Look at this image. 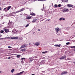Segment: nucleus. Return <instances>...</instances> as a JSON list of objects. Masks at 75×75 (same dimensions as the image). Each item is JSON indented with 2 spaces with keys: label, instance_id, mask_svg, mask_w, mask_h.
Segmentation results:
<instances>
[{
  "label": "nucleus",
  "instance_id": "1",
  "mask_svg": "<svg viewBox=\"0 0 75 75\" xmlns=\"http://www.w3.org/2000/svg\"><path fill=\"white\" fill-rule=\"evenodd\" d=\"M60 30H61V28H60L58 27H57L55 28V31L57 35H60V34H58V33L59 32V31H60Z\"/></svg>",
  "mask_w": 75,
  "mask_h": 75
},
{
  "label": "nucleus",
  "instance_id": "2",
  "mask_svg": "<svg viewBox=\"0 0 75 75\" xmlns=\"http://www.w3.org/2000/svg\"><path fill=\"white\" fill-rule=\"evenodd\" d=\"M7 28H8V27H6L4 28V31L6 33H8L9 32V29Z\"/></svg>",
  "mask_w": 75,
  "mask_h": 75
},
{
  "label": "nucleus",
  "instance_id": "3",
  "mask_svg": "<svg viewBox=\"0 0 75 75\" xmlns=\"http://www.w3.org/2000/svg\"><path fill=\"white\" fill-rule=\"evenodd\" d=\"M37 56H35L32 58H29V60L30 61V62H32L33 60L35 59V58H37Z\"/></svg>",
  "mask_w": 75,
  "mask_h": 75
},
{
  "label": "nucleus",
  "instance_id": "4",
  "mask_svg": "<svg viewBox=\"0 0 75 75\" xmlns=\"http://www.w3.org/2000/svg\"><path fill=\"white\" fill-rule=\"evenodd\" d=\"M11 38L12 40H15V39H18V37H11Z\"/></svg>",
  "mask_w": 75,
  "mask_h": 75
},
{
  "label": "nucleus",
  "instance_id": "5",
  "mask_svg": "<svg viewBox=\"0 0 75 75\" xmlns=\"http://www.w3.org/2000/svg\"><path fill=\"white\" fill-rule=\"evenodd\" d=\"M27 46V45H23L21 46V47H20L21 49H22V48H24V47H26Z\"/></svg>",
  "mask_w": 75,
  "mask_h": 75
},
{
  "label": "nucleus",
  "instance_id": "6",
  "mask_svg": "<svg viewBox=\"0 0 75 75\" xmlns=\"http://www.w3.org/2000/svg\"><path fill=\"white\" fill-rule=\"evenodd\" d=\"M68 10H69V9H67V8H65L63 10V12H64V13L65 12H68V11H68Z\"/></svg>",
  "mask_w": 75,
  "mask_h": 75
},
{
  "label": "nucleus",
  "instance_id": "7",
  "mask_svg": "<svg viewBox=\"0 0 75 75\" xmlns=\"http://www.w3.org/2000/svg\"><path fill=\"white\" fill-rule=\"evenodd\" d=\"M67 73H68L67 71H63V72H62L61 74V75H64V74H67Z\"/></svg>",
  "mask_w": 75,
  "mask_h": 75
},
{
  "label": "nucleus",
  "instance_id": "8",
  "mask_svg": "<svg viewBox=\"0 0 75 75\" xmlns=\"http://www.w3.org/2000/svg\"><path fill=\"white\" fill-rule=\"evenodd\" d=\"M66 58V56H63L60 58V59H64Z\"/></svg>",
  "mask_w": 75,
  "mask_h": 75
},
{
  "label": "nucleus",
  "instance_id": "9",
  "mask_svg": "<svg viewBox=\"0 0 75 75\" xmlns=\"http://www.w3.org/2000/svg\"><path fill=\"white\" fill-rule=\"evenodd\" d=\"M67 6L68 7H73V5L70 4H67Z\"/></svg>",
  "mask_w": 75,
  "mask_h": 75
},
{
  "label": "nucleus",
  "instance_id": "10",
  "mask_svg": "<svg viewBox=\"0 0 75 75\" xmlns=\"http://www.w3.org/2000/svg\"><path fill=\"white\" fill-rule=\"evenodd\" d=\"M65 20V18H59V21H62V20Z\"/></svg>",
  "mask_w": 75,
  "mask_h": 75
},
{
  "label": "nucleus",
  "instance_id": "11",
  "mask_svg": "<svg viewBox=\"0 0 75 75\" xmlns=\"http://www.w3.org/2000/svg\"><path fill=\"white\" fill-rule=\"evenodd\" d=\"M54 46L55 47H61V44H59V45H54Z\"/></svg>",
  "mask_w": 75,
  "mask_h": 75
},
{
  "label": "nucleus",
  "instance_id": "12",
  "mask_svg": "<svg viewBox=\"0 0 75 75\" xmlns=\"http://www.w3.org/2000/svg\"><path fill=\"white\" fill-rule=\"evenodd\" d=\"M11 6H8L7 7V10H9L10 8H11Z\"/></svg>",
  "mask_w": 75,
  "mask_h": 75
},
{
  "label": "nucleus",
  "instance_id": "13",
  "mask_svg": "<svg viewBox=\"0 0 75 75\" xmlns=\"http://www.w3.org/2000/svg\"><path fill=\"white\" fill-rule=\"evenodd\" d=\"M24 10H25L24 8H23L21 10L19 11V12H21V11H24Z\"/></svg>",
  "mask_w": 75,
  "mask_h": 75
},
{
  "label": "nucleus",
  "instance_id": "14",
  "mask_svg": "<svg viewBox=\"0 0 75 75\" xmlns=\"http://www.w3.org/2000/svg\"><path fill=\"white\" fill-rule=\"evenodd\" d=\"M31 18V17L30 16H27L26 17V19H30Z\"/></svg>",
  "mask_w": 75,
  "mask_h": 75
},
{
  "label": "nucleus",
  "instance_id": "15",
  "mask_svg": "<svg viewBox=\"0 0 75 75\" xmlns=\"http://www.w3.org/2000/svg\"><path fill=\"white\" fill-rule=\"evenodd\" d=\"M40 44V42H37L35 43L36 45H37V46H38V45H39V44Z\"/></svg>",
  "mask_w": 75,
  "mask_h": 75
},
{
  "label": "nucleus",
  "instance_id": "16",
  "mask_svg": "<svg viewBox=\"0 0 75 75\" xmlns=\"http://www.w3.org/2000/svg\"><path fill=\"white\" fill-rule=\"evenodd\" d=\"M21 51H26V50L25 49H23L21 50Z\"/></svg>",
  "mask_w": 75,
  "mask_h": 75
},
{
  "label": "nucleus",
  "instance_id": "17",
  "mask_svg": "<svg viewBox=\"0 0 75 75\" xmlns=\"http://www.w3.org/2000/svg\"><path fill=\"white\" fill-rule=\"evenodd\" d=\"M47 52H48L47 51L45 52H42V54H45V53H47Z\"/></svg>",
  "mask_w": 75,
  "mask_h": 75
},
{
  "label": "nucleus",
  "instance_id": "18",
  "mask_svg": "<svg viewBox=\"0 0 75 75\" xmlns=\"http://www.w3.org/2000/svg\"><path fill=\"white\" fill-rule=\"evenodd\" d=\"M37 21V19H34L33 21H32V23H34L35 22Z\"/></svg>",
  "mask_w": 75,
  "mask_h": 75
},
{
  "label": "nucleus",
  "instance_id": "19",
  "mask_svg": "<svg viewBox=\"0 0 75 75\" xmlns=\"http://www.w3.org/2000/svg\"><path fill=\"white\" fill-rule=\"evenodd\" d=\"M30 15H31V16H35V14L34 13H31Z\"/></svg>",
  "mask_w": 75,
  "mask_h": 75
},
{
  "label": "nucleus",
  "instance_id": "20",
  "mask_svg": "<svg viewBox=\"0 0 75 75\" xmlns=\"http://www.w3.org/2000/svg\"><path fill=\"white\" fill-rule=\"evenodd\" d=\"M14 71H15V70H14V69H12L11 71V72L12 73H13V72H14Z\"/></svg>",
  "mask_w": 75,
  "mask_h": 75
},
{
  "label": "nucleus",
  "instance_id": "21",
  "mask_svg": "<svg viewBox=\"0 0 75 75\" xmlns=\"http://www.w3.org/2000/svg\"><path fill=\"white\" fill-rule=\"evenodd\" d=\"M20 57H21V55H20V54H18L16 56V57L17 58H20Z\"/></svg>",
  "mask_w": 75,
  "mask_h": 75
},
{
  "label": "nucleus",
  "instance_id": "22",
  "mask_svg": "<svg viewBox=\"0 0 75 75\" xmlns=\"http://www.w3.org/2000/svg\"><path fill=\"white\" fill-rule=\"evenodd\" d=\"M8 25H9V26H11V23H10V22L9 23H8Z\"/></svg>",
  "mask_w": 75,
  "mask_h": 75
},
{
  "label": "nucleus",
  "instance_id": "23",
  "mask_svg": "<svg viewBox=\"0 0 75 75\" xmlns=\"http://www.w3.org/2000/svg\"><path fill=\"white\" fill-rule=\"evenodd\" d=\"M19 13V11H16V12H14L13 13H14V14H16V13Z\"/></svg>",
  "mask_w": 75,
  "mask_h": 75
},
{
  "label": "nucleus",
  "instance_id": "24",
  "mask_svg": "<svg viewBox=\"0 0 75 75\" xmlns=\"http://www.w3.org/2000/svg\"><path fill=\"white\" fill-rule=\"evenodd\" d=\"M71 48H75V46H71Z\"/></svg>",
  "mask_w": 75,
  "mask_h": 75
},
{
  "label": "nucleus",
  "instance_id": "25",
  "mask_svg": "<svg viewBox=\"0 0 75 75\" xmlns=\"http://www.w3.org/2000/svg\"><path fill=\"white\" fill-rule=\"evenodd\" d=\"M62 6V5L61 4H59L58 5V7H61Z\"/></svg>",
  "mask_w": 75,
  "mask_h": 75
},
{
  "label": "nucleus",
  "instance_id": "26",
  "mask_svg": "<svg viewBox=\"0 0 75 75\" xmlns=\"http://www.w3.org/2000/svg\"><path fill=\"white\" fill-rule=\"evenodd\" d=\"M54 6L55 7H58V5L57 4H55Z\"/></svg>",
  "mask_w": 75,
  "mask_h": 75
},
{
  "label": "nucleus",
  "instance_id": "27",
  "mask_svg": "<svg viewBox=\"0 0 75 75\" xmlns=\"http://www.w3.org/2000/svg\"><path fill=\"white\" fill-rule=\"evenodd\" d=\"M3 32H4V31L3 30H1L0 31V33H3Z\"/></svg>",
  "mask_w": 75,
  "mask_h": 75
},
{
  "label": "nucleus",
  "instance_id": "28",
  "mask_svg": "<svg viewBox=\"0 0 75 75\" xmlns=\"http://www.w3.org/2000/svg\"><path fill=\"white\" fill-rule=\"evenodd\" d=\"M39 1H43V0H38Z\"/></svg>",
  "mask_w": 75,
  "mask_h": 75
},
{
  "label": "nucleus",
  "instance_id": "29",
  "mask_svg": "<svg viewBox=\"0 0 75 75\" xmlns=\"http://www.w3.org/2000/svg\"><path fill=\"white\" fill-rule=\"evenodd\" d=\"M29 25V24H27L26 26H25V27H28V26Z\"/></svg>",
  "mask_w": 75,
  "mask_h": 75
},
{
  "label": "nucleus",
  "instance_id": "30",
  "mask_svg": "<svg viewBox=\"0 0 75 75\" xmlns=\"http://www.w3.org/2000/svg\"><path fill=\"white\" fill-rule=\"evenodd\" d=\"M64 1L65 2H67V1H68V0H64Z\"/></svg>",
  "mask_w": 75,
  "mask_h": 75
},
{
  "label": "nucleus",
  "instance_id": "31",
  "mask_svg": "<svg viewBox=\"0 0 75 75\" xmlns=\"http://www.w3.org/2000/svg\"><path fill=\"white\" fill-rule=\"evenodd\" d=\"M8 48H11V47L10 46H8Z\"/></svg>",
  "mask_w": 75,
  "mask_h": 75
},
{
  "label": "nucleus",
  "instance_id": "32",
  "mask_svg": "<svg viewBox=\"0 0 75 75\" xmlns=\"http://www.w3.org/2000/svg\"><path fill=\"white\" fill-rule=\"evenodd\" d=\"M37 0H32V1H37Z\"/></svg>",
  "mask_w": 75,
  "mask_h": 75
},
{
  "label": "nucleus",
  "instance_id": "33",
  "mask_svg": "<svg viewBox=\"0 0 75 75\" xmlns=\"http://www.w3.org/2000/svg\"><path fill=\"white\" fill-rule=\"evenodd\" d=\"M23 63H24V61H21V63L23 64Z\"/></svg>",
  "mask_w": 75,
  "mask_h": 75
},
{
  "label": "nucleus",
  "instance_id": "34",
  "mask_svg": "<svg viewBox=\"0 0 75 75\" xmlns=\"http://www.w3.org/2000/svg\"><path fill=\"white\" fill-rule=\"evenodd\" d=\"M69 42H67V43H66V44L67 45H68L69 44Z\"/></svg>",
  "mask_w": 75,
  "mask_h": 75
},
{
  "label": "nucleus",
  "instance_id": "35",
  "mask_svg": "<svg viewBox=\"0 0 75 75\" xmlns=\"http://www.w3.org/2000/svg\"><path fill=\"white\" fill-rule=\"evenodd\" d=\"M21 59H22V60H23V59H25V58H22Z\"/></svg>",
  "mask_w": 75,
  "mask_h": 75
},
{
  "label": "nucleus",
  "instance_id": "36",
  "mask_svg": "<svg viewBox=\"0 0 75 75\" xmlns=\"http://www.w3.org/2000/svg\"><path fill=\"white\" fill-rule=\"evenodd\" d=\"M6 8H7V7L6 8H5L4 9V10H6Z\"/></svg>",
  "mask_w": 75,
  "mask_h": 75
},
{
  "label": "nucleus",
  "instance_id": "37",
  "mask_svg": "<svg viewBox=\"0 0 75 75\" xmlns=\"http://www.w3.org/2000/svg\"><path fill=\"white\" fill-rule=\"evenodd\" d=\"M40 29H38V31H40Z\"/></svg>",
  "mask_w": 75,
  "mask_h": 75
},
{
  "label": "nucleus",
  "instance_id": "38",
  "mask_svg": "<svg viewBox=\"0 0 75 75\" xmlns=\"http://www.w3.org/2000/svg\"><path fill=\"white\" fill-rule=\"evenodd\" d=\"M7 38L8 39V38L10 39V38Z\"/></svg>",
  "mask_w": 75,
  "mask_h": 75
},
{
  "label": "nucleus",
  "instance_id": "39",
  "mask_svg": "<svg viewBox=\"0 0 75 75\" xmlns=\"http://www.w3.org/2000/svg\"><path fill=\"white\" fill-rule=\"evenodd\" d=\"M20 40H23V38H21L20 39Z\"/></svg>",
  "mask_w": 75,
  "mask_h": 75
},
{
  "label": "nucleus",
  "instance_id": "40",
  "mask_svg": "<svg viewBox=\"0 0 75 75\" xmlns=\"http://www.w3.org/2000/svg\"><path fill=\"white\" fill-rule=\"evenodd\" d=\"M66 60H69V58H68L67 59H66Z\"/></svg>",
  "mask_w": 75,
  "mask_h": 75
},
{
  "label": "nucleus",
  "instance_id": "41",
  "mask_svg": "<svg viewBox=\"0 0 75 75\" xmlns=\"http://www.w3.org/2000/svg\"><path fill=\"white\" fill-rule=\"evenodd\" d=\"M11 58L10 57H8V59H10Z\"/></svg>",
  "mask_w": 75,
  "mask_h": 75
},
{
  "label": "nucleus",
  "instance_id": "42",
  "mask_svg": "<svg viewBox=\"0 0 75 75\" xmlns=\"http://www.w3.org/2000/svg\"><path fill=\"white\" fill-rule=\"evenodd\" d=\"M47 0H43V1H46Z\"/></svg>",
  "mask_w": 75,
  "mask_h": 75
},
{
  "label": "nucleus",
  "instance_id": "43",
  "mask_svg": "<svg viewBox=\"0 0 75 75\" xmlns=\"http://www.w3.org/2000/svg\"><path fill=\"white\" fill-rule=\"evenodd\" d=\"M31 75H35V74H32Z\"/></svg>",
  "mask_w": 75,
  "mask_h": 75
},
{
  "label": "nucleus",
  "instance_id": "44",
  "mask_svg": "<svg viewBox=\"0 0 75 75\" xmlns=\"http://www.w3.org/2000/svg\"><path fill=\"white\" fill-rule=\"evenodd\" d=\"M1 37V35H0V37Z\"/></svg>",
  "mask_w": 75,
  "mask_h": 75
},
{
  "label": "nucleus",
  "instance_id": "45",
  "mask_svg": "<svg viewBox=\"0 0 75 75\" xmlns=\"http://www.w3.org/2000/svg\"><path fill=\"white\" fill-rule=\"evenodd\" d=\"M0 73H1V71H0Z\"/></svg>",
  "mask_w": 75,
  "mask_h": 75
},
{
  "label": "nucleus",
  "instance_id": "46",
  "mask_svg": "<svg viewBox=\"0 0 75 75\" xmlns=\"http://www.w3.org/2000/svg\"><path fill=\"white\" fill-rule=\"evenodd\" d=\"M2 10V9H1V8H0V10Z\"/></svg>",
  "mask_w": 75,
  "mask_h": 75
},
{
  "label": "nucleus",
  "instance_id": "47",
  "mask_svg": "<svg viewBox=\"0 0 75 75\" xmlns=\"http://www.w3.org/2000/svg\"><path fill=\"white\" fill-rule=\"evenodd\" d=\"M41 10H42V11H43V9H41Z\"/></svg>",
  "mask_w": 75,
  "mask_h": 75
},
{
  "label": "nucleus",
  "instance_id": "48",
  "mask_svg": "<svg viewBox=\"0 0 75 75\" xmlns=\"http://www.w3.org/2000/svg\"><path fill=\"white\" fill-rule=\"evenodd\" d=\"M75 64V62H73Z\"/></svg>",
  "mask_w": 75,
  "mask_h": 75
},
{
  "label": "nucleus",
  "instance_id": "49",
  "mask_svg": "<svg viewBox=\"0 0 75 75\" xmlns=\"http://www.w3.org/2000/svg\"><path fill=\"white\" fill-rule=\"evenodd\" d=\"M3 24H4V22Z\"/></svg>",
  "mask_w": 75,
  "mask_h": 75
},
{
  "label": "nucleus",
  "instance_id": "50",
  "mask_svg": "<svg viewBox=\"0 0 75 75\" xmlns=\"http://www.w3.org/2000/svg\"><path fill=\"white\" fill-rule=\"evenodd\" d=\"M35 33H33V34H34Z\"/></svg>",
  "mask_w": 75,
  "mask_h": 75
},
{
  "label": "nucleus",
  "instance_id": "51",
  "mask_svg": "<svg viewBox=\"0 0 75 75\" xmlns=\"http://www.w3.org/2000/svg\"><path fill=\"white\" fill-rule=\"evenodd\" d=\"M70 10H71V9H70Z\"/></svg>",
  "mask_w": 75,
  "mask_h": 75
},
{
  "label": "nucleus",
  "instance_id": "52",
  "mask_svg": "<svg viewBox=\"0 0 75 75\" xmlns=\"http://www.w3.org/2000/svg\"><path fill=\"white\" fill-rule=\"evenodd\" d=\"M44 5H43V7H44Z\"/></svg>",
  "mask_w": 75,
  "mask_h": 75
}]
</instances>
